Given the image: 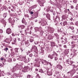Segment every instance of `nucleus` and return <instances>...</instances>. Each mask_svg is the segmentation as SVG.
<instances>
[{"label": "nucleus", "instance_id": "f257e3e1", "mask_svg": "<svg viewBox=\"0 0 78 78\" xmlns=\"http://www.w3.org/2000/svg\"><path fill=\"white\" fill-rule=\"evenodd\" d=\"M22 66L20 65H16L14 66L11 70L12 72L14 73L16 72H19L20 74H22L23 72H26L30 70V67H24V68L22 69Z\"/></svg>", "mask_w": 78, "mask_h": 78}, {"label": "nucleus", "instance_id": "f03ea898", "mask_svg": "<svg viewBox=\"0 0 78 78\" xmlns=\"http://www.w3.org/2000/svg\"><path fill=\"white\" fill-rule=\"evenodd\" d=\"M17 59L18 60L20 59V61H24L25 63H27L28 62H30V60H31L29 57H27V58L26 59V56L23 57L21 56H20L17 58Z\"/></svg>", "mask_w": 78, "mask_h": 78}, {"label": "nucleus", "instance_id": "7ed1b4c3", "mask_svg": "<svg viewBox=\"0 0 78 78\" xmlns=\"http://www.w3.org/2000/svg\"><path fill=\"white\" fill-rule=\"evenodd\" d=\"M35 31V32H37V31H39L40 32V34L42 35L43 33H44V32L43 30H42V28L41 27H35L34 28Z\"/></svg>", "mask_w": 78, "mask_h": 78}, {"label": "nucleus", "instance_id": "20e7f679", "mask_svg": "<svg viewBox=\"0 0 78 78\" xmlns=\"http://www.w3.org/2000/svg\"><path fill=\"white\" fill-rule=\"evenodd\" d=\"M44 10L46 11H47V12H48V11H50L51 12H53V7H51L50 6H48L47 7V9L44 8Z\"/></svg>", "mask_w": 78, "mask_h": 78}, {"label": "nucleus", "instance_id": "39448f33", "mask_svg": "<svg viewBox=\"0 0 78 78\" xmlns=\"http://www.w3.org/2000/svg\"><path fill=\"white\" fill-rule=\"evenodd\" d=\"M17 19L16 18V17H15L14 19L12 18L11 19V18H10L9 19V22L10 23L13 24V23L15 22V20L17 21Z\"/></svg>", "mask_w": 78, "mask_h": 78}, {"label": "nucleus", "instance_id": "423d86ee", "mask_svg": "<svg viewBox=\"0 0 78 78\" xmlns=\"http://www.w3.org/2000/svg\"><path fill=\"white\" fill-rule=\"evenodd\" d=\"M53 53V54H52L51 55L49 54L48 56V58H49L51 59H53V58L55 57V56H58V54L55 52L54 51Z\"/></svg>", "mask_w": 78, "mask_h": 78}, {"label": "nucleus", "instance_id": "0eeeda50", "mask_svg": "<svg viewBox=\"0 0 78 78\" xmlns=\"http://www.w3.org/2000/svg\"><path fill=\"white\" fill-rule=\"evenodd\" d=\"M21 45H25L27 47H28V46H29L30 45L28 43V41H26L25 40H23L22 42V43H21Z\"/></svg>", "mask_w": 78, "mask_h": 78}, {"label": "nucleus", "instance_id": "6e6552de", "mask_svg": "<svg viewBox=\"0 0 78 78\" xmlns=\"http://www.w3.org/2000/svg\"><path fill=\"white\" fill-rule=\"evenodd\" d=\"M75 72H76V70L74 69H73L71 71L67 73V74H68V75H69V74H70L71 75V76H72L74 74H75Z\"/></svg>", "mask_w": 78, "mask_h": 78}, {"label": "nucleus", "instance_id": "1a4fd4ad", "mask_svg": "<svg viewBox=\"0 0 78 78\" xmlns=\"http://www.w3.org/2000/svg\"><path fill=\"white\" fill-rule=\"evenodd\" d=\"M42 64H43L44 65H46V66H48V64H49L50 67L52 66L51 63L50 62H49L46 60H44L42 62Z\"/></svg>", "mask_w": 78, "mask_h": 78}, {"label": "nucleus", "instance_id": "9d476101", "mask_svg": "<svg viewBox=\"0 0 78 78\" xmlns=\"http://www.w3.org/2000/svg\"><path fill=\"white\" fill-rule=\"evenodd\" d=\"M38 4H40V6H44V3L45 2V0H38Z\"/></svg>", "mask_w": 78, "mask_h": 78}, {"label": "nucleus", "instance_id": "9b49d317", "mask_svg": "<svg viewBox=\"0 0 78 78\" xmlns=\"http://www.w3.org/2000/svg\"><path fill=\"white\" fill-rule=\"evenodd\" d=\"M39 23H40V25H42L43 26H45L47 24V21L45 20L40 21Z\"/></svg>", "mask_w": 78, "mask_h": 78}, {"label": "nucleus", "instance_id": "f8f14e48", "mask_svg": "<svg viewBox=\"0 0 78 78\" xmlns=\"http://www.w3.org/2000/svg\"><path fill=\"white\" fill-rule=\"evenodd\" d=\"M31 50H32V51H34V52L36 53H37L38 52L37 47H36V46H33Z\"/></svg>", "mask_w": 78, "mask_h": 78}, {"label": "nucleus", "instance_id": "ddd939ff", "mask_svg": "<svg viewBox=\"0 0 78 78\" xmlns=\"http://www.w3.org/2000/svg\"><path fill=\"white\" fill-rule=\"evenodd\" d=\"M48 31L51 33H53L54 31H55V29L53 27H48Z\"/></svg>", "mask_w": 78, "mask_h": 78}, {"label": "nucleus", "instance_id": "4468645a", "mask_svg": "<svg viewBox=\"0 0 78 78\" xmlns=\"http://www.w3.org/2000/svg\"><path fill=\"white\" fill-rule=\"evenodd\" d=\"M76 45L75 44V42L72 41L69 45L71 46V48H73L75 47Z\"/></svg>", "mask_w": 78, "mask_h": 78}, {"label": "nucleus", "instance_id": "2eb2a0df", "mask_svg": "<svg viewBox=\"0 0 78 78\" xmlns=\"http://www.w3.org/2000/svg\"><path fill=\"white\" fill-rule=\"evenodd\" d=\"M0 22L3 24L4 27H5L6 25V21L4 20L3 19H2L0 20Z\"/></svg>", "mask_w": 78, "mask_h": 78}, {"label": "nucleus", "instance_id": "dca6fc26", "mask_svg": "<svg viewBox=\"0 0 78 78\" xmlns=\"http://www.w3.org/2000/svg\"><path fill=\"white\" fill-rule=\"evenodd\" d=\"M69 64V65H70V66H73V68H75V67H76V66H75V65H73V62L72 61H70L69 62H68V63Z\"/></svg>", "mask_w": 78, "mask_h": 78}, {"label": "nucleus", "instance_id": "f3484780", "mask_svg": "<svg viewBox=\"0 0 78 78\" xmlns=\"http://www.w3.org/2000/svg\"><path fill=\"white\" fill-rule=\"evenodd\" d=\"M6 32L8 34H10L11 33V29L10 28H8L6 30Z\"/></svg>", "mask_w": 78, "mask_h": 78}, {"label": "nucleus", "instance_id": "a211bd4d", "mask_svg": "<svg viewBox=\"0 0 78 78\" xmlns=\"http://www.w3.org/2000/svg\"><path fill=\"white\" fill-rule=\"evenodd\" d=\"M44 60H42L41 58H37L35 59V61L36 62H40V61H41V62H43V61H44Z\"/></svg>", "mask_w": 78, "mask_h": 78}, {"label": "nucleus", "instance_id": "6ab92c4d", "mask_svg": "<svg viewBox=\"0 0 78 78\" xmlns=\"http://www.w3.org/2000/svg\"><path fill=\"white\" fill-rule=\"evenodd\" d=\"M11 41V40L8 38H7L5 41H4V42H5L6 43H7L8 44H10V42Z\"/></svg>", "mask_w": 78, "mask_h": 78}, {"label": "nucleus", "instance_id": "aec40b11", "mask_svg": "<svg viewBox=\"0 0 78 78\" xmlns=\"http://www.w3.org/2000/svg\"><path fill=\"white\" fill-rule=\"evenodd\" d=\"M55 67L56 68L58 69H60V70H61V69H62V66L60 65H58Z\"/></svg>", "mask_w": 78, "mask_h": 78}, {"label": "nucleus", "instance_id": "412c9836", "mask_svg": "<svg viewBox=\"0 0 78 78\" xmlns=\"http://www.w3.org/2000/svg\"><path fill=\"white\" fill-rule=\"evenodd\" d=\"M53 37H54V36H53L49 35L48 37V39L49 40H51V39H53Z\"/></svg>", "mask_w": 78, "mask_h": 78}, {"label": "nucleus", "instance_id": "4be33fe9", "mask_svg": "<svg viewBox=\"0 0 78 78\" xmlns=\"http://www.w3.org/2000/svg\"><path fill=\"white\" fill-rule=\"evenodd\" d=\"M46 50L48 52H49V51H52V48L51 47H47L46 48Z\"/></svg>", "mask_w": 78, "mask_h": 78}, {"label": "nucleus", "instance_id": "5701e85b", "mask_svg": "<svg viewBox=\"0 0 78 78\" xmlns=\"http://www.w3.org/2000/svg\"><path fill=\"white\" fill-rule=\"evenodd\" d=\"M47 73L48 74V75L50 76L52 75V72L51 71H50L49 70L47 71Z\"/></svg>", "mask_w": 78, "mask_h": 78}, {"label": "nucleus", "instance_id": "b1692460", "mask_svg": "<svg viewBox=\"0 0 78 78\" xmlns=\"http://www.w3.org/2000/svg\"><path fill=\"white\" fill-rule=\"evenodd\" d=\"M54 36H56V37L55 39L56 41H58V39H59V35H58V34H57V33L54 34Z\"/></svg>", "mask_w": 78, "mask_h": 78}, {"label": "nucleus", "instance_id": "393cba45", "mask_svg": "<svg viewBox=\"0 0 78 78\" xmlns=\"http://www.w3.org/2000/svg\"><path fill=\"white\" fill-rule=\"evenodd\" d=\"M51 47H55V46H56V43L55 42H51Z\"/></svg>", "mask_w": 78, "mask_h": 78}, {"label": "nucleus", "instance_id": "a878e982", "mask_svg": "<svg viewBox=\"0 0 78 78\" xmlns=\"http://www.w3.org/2000/svg\"><path fill=\"white\" fill-rule=\"evenodd\" d=\"M46 17L48 20H51L50 19V15L48 14L47 13L46 14Z\"/></svg>", "mask_w": 78, "mask_h": 78}, {"label": "nucleus", "instance_id": "bb28decb", "mask_svg": "<svg viewBox=\"0 0 78 78\" xmlns=\"http://www.w3.org/2000/svg\"><path fill=\"white\" fill-rule=\"evenodd\" d=\"M14 77H17L20 76V74H14L12 75Z\"/></svg>", "mask_w": 78, "mask_h": 78}, {"label": "nucleus", "instance_id": "cd10ccee", "mask_svg": "<svg viewBox=\"0 0 78 78\" xmlns=\"http://www.w3.org/2000/svg\"><path fill=\"white\" fill-rule=\"evenodd\" d=\"M6 60L7 61H8V62H12V59L11 58H7L6 59Z\"/></svg>", "mask_w": 78, "mask_h": 78}, {"label": "nucleus", "instance_id": "c85d7f7f", "mask_svg": "<svg viewBox=\"0 0 78 78\" xmlns=\"http://www.w3.org/2000/svg\"><path fill=\"white\" fill-rule=\"evenodd\" d=\"M76 55V52H75V51L71 54V57H73L74 56H75Z\"/></svg>", "mask_w": 78, "mask_h": 78}, {"label": "nucleus", "instance_id": "c756f323", "mask_svg": "<svg viewBox=\"0 0 78 78\" xmlns=\"http://www.w3.org/2000/svg\"><path fill=\"white\" fill-rule=\"evenodd\" d=\"M19 28H21L22 29H24L25 27L24 25H21L20 26H18Z\"/></svg>", "mask_w": 78, "mask_h": 78}, {"label": "nucleus", "instance_id": "7c9ffc66", "mask_svg": "<svg viewBox=\"0 0 78 78\" xmlns=\"http://www.w3.org/2000/svg\"><path fill=\"white\" fill-rule=\"evenodd\" d=\"M39 13V12L38 11H37L35 13V18H37L38 17V14Z\"/></svg>", "mask_w": 78, "mask_h": 78}, {"label": "nucleus", "instance_id": "2f4dec72", "mask_svg": "<svg viewBox=\"0 0 78 78\" xmlns=\"http://www.w3.org/2000/svg\"><path fill=\"white\" fill-rule=\"evenodd\" d=\"M56 22H59V21H60L59 17L58 16H56Z\"/></svg>", "mask_w": 78, "mask_h": 78}, {"label": "nucleus", "instance_id": "473e14b6", "mask_svg": "<svg viewBox=\"0 0 78 78\" xmlns=\"http://www.w3.org/2000/svg\"><path fill=\"white\" fill-rule=\"evenodd\" d=\"M69 49H66L65 51V53L66 54H68L69 53Z\"/></svg>", "mask_w": 78, "mask_h": 78}, {"label": "nucleus", "instance_id": "72a5a7b5", "mask_svg": "<svg viewBox=\"0 0 78 78\" xmlns=\"http://www.w3.org/2000/svg\"><path fill=\"white\" fill-rule=\"evenodd\" d=\"M36 78H41V76H39V74H37L36 73V76H35Z\"/></svg>", "mask_w": 78, "mask_h": 78}, {"label": "nucleus", "instance_id": "f704fd0d", "mask_svg": "<svg viewBox=\"0 0 78 78\" xmlns=\"http://www.w3.org/2000/svg\"><path fill=\"white\" fill-rule=\"evenodd\" d=\"M77 37H78V36H72V38L73 39V40H75V39H76Z\"/></svg>", "mask_w": 78, "mask_h": 78}, {"label": "nucleus", "instance_id": "c9c22d12", "mask_svg": "<svg viewBox=\"0 0 78 78\" xmlns=\"http://www.w3.org/2000/svg\"><path fill=\"white\" fill-rule=\"evenodd\" d=\"M35 67H39L40 66L39 65V64H37V63H35Z\"/></svg>", "mask_w": 78, "mask_h": 78}, {"label": "nucleus", "instance_id": "e433bc0d", "mask_svg": "<svg viewBox=\"0 0 78 78\" xmlns=\"http://www.w3.org/2000/svg\"><path fill=\"white\" fill-rule=\"evenodd\" d=\"M16 43V38L13 39V42L12 43V44H15Z\"/></svg>", "mask_w": 78, "mask_h": 78}, {"label": "nucleus", "instance_id": "4c0bfd02", "mask_svg": "<svg viewBox=\"0 0 78 78\" xmlns=\"http://www.w3.org/2000/svg\"><path fill=\"white\" fill-rule=\"evenodd\" d=\"M7 15H8V14L7 13H4L3 14V17L4 18H6V17L7 16Z\"/></svg>", "mask_w": 78, "mask_h": 78}, {"label": "nucleus", "instance_id": "58836bf2", "mask_svg": "<svg viewBox=\"0 0 78 78\" xmlns=\"http://www.w3.org/2000/svg\"><path fill=\"white\" fill-rule=\"evenodd\" d=\"M4 75H3V71H2V72H0V77L1 76H3Z\"/></svg>", "mask_w": 78, "mask_h": 78}, {"label": "nucleus", "instance_id": "ea45409f", "mask_svg": "<svg viewBox=\"0 0 78 78\" xmlns=\"http://www.w3.org/2000/svg\"><path fill=\"white\" fill-rule=\"evenodd\" d=\"M36 7H37V5H35L32 6L31 8L32 9H34V8H36Z\"/></svg>", "mask_w": 78, "mask_h": 78}, {"label": "nucleus", "instance_id": "a19ab883", "mask_svg": "<svg viewBox=\"0 0 78 78\" xmlns=\"http://www.w3.org/2000/svg\"><path fill=\"white\" fill-rule=\"evenodd\" d=\"M22 22L23 23H25V20L24 18L23 19Z\"/></svg>", "mask_w": 78, "mask_h": 78}, {"label": "nucleus", "instance_id": "79ce46f5", "mask_svg": "<svg viewBox=\"0 0 78 78\" xmlns=\"http://www.w3.org/2000/svg\"><path fill=\"white\" fill-rule=\"evenodd\" d=\"M62 19L63 20H65L66 19V16L65 15H63L62 17Z\"/></svg>", "mask_w": 78, "mask_h": 78}, {"label": "nucleus", "instance_id": "37998d69", "mask_svg": "<svg viewBox=\"0 0 78 78\" xmlns=\"http://www.w3.org/2000/svg\"><path fill=\"white\" fill-rule=\"evenodd\" d=\"M30 42H33V41H34V40L33 39V37L31 38L30 39Z\"/></svg>", "mask_w": 78, "mask_h": 78}, {"label": "nucleus", "instance_id": "c03bdc74", "mask_svg": "<svg viewBox=\"0 0 78 78\" xmlns=\"http://www.w3.org/2000/svg\"><path fill=\"white\" fill-rule=\"evenodd\" d=\"M19 50L18 48H15V53H17L18 52V50Z\"/></svg>", "mask_w": 78, "mask_h": 78}, {"label": "nucleus", "instance_id": "a18cd8bd", "mask_svg": "<svg viewBox=\"0 0 78 78\" xmlns=\"http://www.w3.org/2000/svg\"><path fill=\"white\" fill-rule=\"evenodd\" d=\"M39 72H40L41 73H43L44 72V71H43V70L42 69H39Z\"/></svg>", "mask_w": 78, "mask_h": 78}, {"label": "nucleus", "instance_id": "49530a36", "mask_svg": "<svg viewBox=\"0 0 78 78\" xmlns=\"http://www.w3.org/2000/svg\"><path fill=\"white\" fill-rule=\"evenodd\" d=\"M30 31L29 33L30 34H31V30H33V27H30Z\"/></svg>", "mask_w": 78, "mask_h": 78}, {"label": "nucleus", "instance_id": "de8ad7c7", "mask_svg": "<svg viewBox=\"0 0 78 78\" xmlns=\"http://www.w3.org/2000/svg\"><path fill=\"white\" fill-rule=\"evenodd\" d=\"M3 7H4V9H5V10H6V9H8V8H7V7H6V6L4 5V6H3Z\"/></svg>", "mask_w": 78, "mask_h": 78}, {"label": "nucleus", "instance_id": "09e8293b", "mask_svg": "<svg viewBox=\"0 0 78 78\" xmlns=\"http://www.w3.org/2000/svg\"><path fill=\"white\" fill-rule=\"evenodd\" d=\"M59 72H57L55 74L58 75V76H60V74H59Z\"/></svg>", "mask_w": 78, "mask_h": 78}, {"label": "nucleus", "instance_id": "8fccbe9b", "mask_svg": "<svg viewBox=\"0 0 78 78\" xmlns=\"http://www.w3.org/2000/svg\"><path fill=\"white\" fill-rule=\"evenodd\" d=\"M5 51L6 52H7V50H8V48H5V49H4Z\"/></svg>", "mask_w": 78, "mask_h": 78}, {"label": "nucleus", "instance_id": "3c124183", "mask_svg": "<svg viewBox=\"0 0 78 78\" xmlns=\"http://www.w3.org/2000/svg\"><path fill=\"white\" fill-rule=\"evenodd\" d=\"M16 52H12L11 55H16Z\"/></svg>", "mask_w": 78, "mask_h": 78}, {"label": "nucleus", "instance_id": "603ef678", "mask_svg": "<svg viewBox=\"0 0 78 78\" xmlns=\"http://www.w3.org/2000/svg\"><path fill=\"white\" fill-rule=\"evenodd\" d=\"M7 75H12V73H11L10 72H8V73H7Z\"/></svg>", "mask_w": 78, "mask_h": 78}, {"label": "nucleus", "instance_id": "864d4df0", "mask_svg": "<svg viewBox=\"0 0 78 78\" xmlns=\"http://www.w3.org/2000/svg\"><path fill=\"white\" fill-rule=\"evenodd\" d=\"M40 45L41 46H44V43L43 42H41Z\"/></svg>", "mask_w": 78, "mask_h": 78}, {"label": "nucleus", "instance_id": "5fc2aeb1", "mask_svg": "<svg viewBox=\"0 0 78 78\" xmlns=\"http://www.w3.org/2000/svg\"><path fill=\"white\" fill-rule=\"evenodd\" d=\"M67 23L66 22H64L63 23V26H65L66 25H67Z\"/></svg>", "mask_w": 78, "mask_h": 78}, {"label": "nucleus", "instance_id": "6e6d98bb", "mask_svg": "<svg viewBox=\"0 0 78 78\" xmlns=\"http://www.w3.org/2000/svg\"><path fill=\"white\" fill-rule=\"evenodd\" d=\"M30 77H31V75H28L27 76V78H30ZM31 78H33V77H32Z\"/></svg>", "mask_w": 78, "mask_h": 78}, {"label": "nucleus", "instance_id": "4d7b16f0", "mask_svg": "<svg viewBox=\"0 0 78 78\" xmlns=\"http://www.w3.org/2000/svg\"><path fill=\"white\" fill-rule=\"evenodd\" d=\"M30 52H31V51H27V52H26L27 55H28V54H29V53H30Z\"/></svg>", "mask_w": 78, "mask_h": 78}, {"label": "nucleus", "instance_id": "13d9d810", "mask_svg": "<svg viewBox=\"0 0 78 78\" xmlns=\"http://www.w3.org/2000/svg\"><path fill=\"white\" fill-rule=\"evenodd\" d=\"M62 44H66V43L65 41H62Z\"/></svg>", "mask_w": 78, "mask_h": 78}, {"label": "nucleus", "instance_id": "bf43d9fd", "mask_svg": "<svg viewBox=\"0 0 78 78\" xmlns=\"http://www.w3.org/2000/svg\"><path fill=\"white\" fill-rule=\"evenodd\" d=\"M64 41H65L66 43H67V39L66 38H65Z\"/></svg>", "mask_w": 78, "mask_h": 78}, {"label": "nucleus", "instance_id": "052dcab7", "mask_svg": "<svg viewBox=\"0 0 78 78\" xmlns=\"http://www.w3.org/2000/svg\"><path fill=\"white\" fill-rule=\"evenodd\" d=\"M73 2L75 3H76V2H77V0H73Z\"/></svg>", "mask_w": 78, "mask_h": 78}, {"label": "nucleus", "instance_id": "680f3d73", "mask_svg": "<svg viewBox=\"0 0 78 78\" xmlns=\"http://www.w3.org/2000/svg\"><path fill=\"white\" fill-rule=\"evenodd\" d=\"M0 9L1 11H3V9H4V8L3 7H3H2L1 8V9L0 8Z\"/></svg>", "mask_w": 78, "mask_h": 78}, {"label": "nucleus", "instance_id": "e2e57ef3", "mask_svg": "<svg viewBox=\"0 0 78 78\" xmlns=\"http://www.w3.org/2000/svg\"><path fill=\"white\" fill-rule=\"evenodd\" d=\"M70 28L71 29V30H74V27H70Z\"/></svg>", "mask_w": 78, "mask_h": 78}, {"label": "nucleus", "instance_id": "0e129e2a", "mask_svg": "<svg viewBox=\"0 0 78 78\" xmlns=\"http://www.w3.org/2000/svg\"><path fill=\"white\" fill-rule=\"evenodd\" d=\"M63 47H64V48H67V45H64Z\"/></svg>", "mask_w": 78, "mask_h": 78}, {"label": "nucleus", "instance_id": "69168bd1", "mask_svg": "<svg viewBox=\"0 0 78 78\" xmlns=\"http://www.w3.org/2000/svg\"><path fill=\"white\" fill-rule=\"evenodd\" d=\"M76 10H78V4L76 6Z\"/></svg>", "mask_w": 78, "mask_h": 78}, {"label": "nucleus", "instance_id": "338daca9", "mask_svg": "<svg viewBox=\"0 0 78 78\" xmlns=\"http://www.w3.org/2000/svg\"><path fill=\"white\" fill-rule=\"evenodd\" d=\"M30 57H32V56H33V54H29V55Z\"/></svg>", "mask_w": 78, "mask_h": 78}, {"label": "nucleus", "instance_id": "774afa93", "mask_svg": "<svg viewBox=\"0 0 78 78\" xmlns=\"http://www.w3.org/2000/svg\"><path fill=\"white\" fill-rule=\"evenodd\" d=\"M18 41H22V39H20V38H18Z\"/></svg>", "mask_w": 78, "mask_h": 78}]
</instances>
